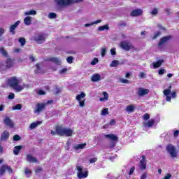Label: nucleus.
Returning a JSON list of instances; mask_svg holds the SVG:
<instances>
[{
  "instance_id": "f257e3e1",
  "label": "nucleus",
  "mask_w": 179,
  "mask_h": 179,
  "mask_svg": "<svg viewBox=\"0 0 179 179\" xmlns=\"http://www.w3.org/2000/svg\"><path fill=\"white\" fill-rule=\"evenodd\" d=\"M7 83L11 89H13L16 92H22L23 90V87H22L20 85V82L19 81V79L16 76L10 77L7 80Z\"/></svg>"
},
{
  "instance_id": "f03ea898",
  "label": "nucleus",
  "mask_w": 179,
  "mask_h": 179,
  "mask_svg": "<svg viewBox=\"0 0 179 179\" xmlns=\"http://www.w3.org/2000/svg\"><path fill=\"white\" fill-rule=\"evenodd\" d=\"M55 131L59 136H72L73 134V130L71 129L59 125L56 126Z\"/></svg>"
},
{
  "instance_id": "7ed1b4c3",
  "label": "nucleus",
  "mask_w": 179,
  "mask_h": 179,
  "mask_svg": "<svg viewBox=\"0 0 179 179\" xmlns=\"http://www.w3.org/2000/svg\"><path fill=\"white\" fill-rule=\"evenodd\" d=\"M120 48L124 50V51H130V50H133V51H136V48L129 41H123L120 42Z\"/></svg>"
},
{
  "instance_id": "20e7f679",
  "label": "nucleus",
  "mask_w": 179,
  "mask_h": 179,
  "mask_svg": "<svg viewBox=\"0 0 179 179\" xmlns=\"http://www.w3.org/2000/svg\"><path fill=\"white\" fill-rule=\"evenodd\" d=\"M77 170H78V173H77V176L78 178L82 179V178H87V177L89 176V171L86 170L84 173H83V168L82 166H77Z\"/></svg>"
},
{
  "instance_id": "39448f33",
  "label": "nucleus",
  "mask_w": 179,
  "mask_h": 179,
  "mask_svg": "<svg viewBox=\"0 0 179 179\" xmlns=\"http://www.w3.org/2000/svg\"><path fill=\"white\" fill-rule=\"evenodd\" d=\"M166 151L169 155H171V157L172 159H176L177 157V150H176V147L172 144H168L166 146Z\"/></svg>"
},
{
  "instance_id": "423d86ee",
  "label": "nucleus",
  "mask_w": 179,
  "mask_h": 179,
  "mask_svg": "<svg viewBox=\"0 0 179 179\" xmlns=\"http://www.w3.org/2000/svg\"><path fill=\"white\" fill-rule=\"evenodd\" d=\"M6 171L9 174H12V173H13L12 167L8 164H3L0 167V176H3L5 173H6Z\"/></svg>"
},
{
  "instance_id": "0eeeda50",
  "label": "nucleus",
  "mask_w": 179,
  "mask_h": 179,
  "mask_svg": "<svg viewBox=\"0 0 179 179\" xmlns=\"http://www.w3.org/2000/svg\"><path fill=\"white\" fill-rule=\"evenodd\" d=\"M34 40L37 44H43L45 41V36L43 34H37L34 36Z\"/></svg>"
},
{
  "instance_id": "6e6552de",
  "label": "nucleus",
  "mask_w": 179,
  "mask_h": 179,
  "mask_svg": "<svg viewBox=\"0 0 179 179\" xmlns=\"http://www.w3.org/2000/svg\"><path fill=\"white\" fill-rule=\"evenodd\" d=\"M141 157H142V159L140 161V162L138 164V167H139L140 170L143 171L144 170H146V169H147L146 156L143 155L141 156Z\"/></svg>"
},
{
  "instance_id": "1a4fd4ad",
  "label": "nucleus",
  "mask_w": 179,
  "mask_h": 179,
  "mask_svg": "<svg viewBox=\"0 0 179 179\" xmlns=\"http://www.w3.org/2000/svg\"><path fill=\"white\" fill-rule=\"evenodd\" d=\"M5 64L6 69H10V68H13L15 66V59H13L10 57H8Z\"/></svg>"
},
{
  "instance_id": "9d476101",
  "label": "nucleus",
  "mask_w": 179,
  "mask_h": 179,
  "mask_svg": "<svg viewBox=\"0 0 179 179\" xmlns=\"http://www.w3.org/2000/svg\"><path fill=\"white\" fill-rule=\"evenodd\" d=\"M3 122L6 127H8L9 128H13L15 127V123H13V121L10 120V117L6 116L3 119Z\"/></svg>"
},
{
  "instance_id": "9b49d317",
  "label": "nucleus",
  "mask_w": 179,
  "mask_h": 179,
  "mask_svg": "<svg viewBox=\"0 0 179 179\" xmlns=\"http://www.w3.org/2000/svg\"><path fill=\"white\" fill-rule=\"evenodd\" d=\"M173 38V36H166L162 37L160 40L159 42L158 43V47H162L163 44H166L168 41H170Z\"/></svg>"
},
{
  "instance_id": "f8f14e48",
  "label": "nucleus",
  "mask_w": 179,
  "mask_h": 179,
  "mask_svg": "<svg viewBox=\"0 0 179 179\" xmlns=\"http://www.w3.org/2000/svg\"><path fill=\"white\" fill-rule=\"evenodd\" d=\"M55 2L59 6H68V5H71V0H55Z\"/></svg>"
},
{
  "instance_id": "ddd939ff",
  "label": "nucleus",
  "mask_w": 179,
  "mask_h": 179,
  "mask_svg": "<svg viewBox=\"0 0 179 179\" xmlns=\"http://www.w3.org/2000/svg\"><path fill=\"white\" fill-rule=\"evenodd\" d=\"M164 96H166V101H171V96L169 95L171 94V85H170L168 89H166L163 92Z\"/></svg>"
},
{
  "instance_id": "4468645a",
  "label": "nucleus",
  "mask_w": 179,
  "mask_h": 179,
  "mask_svg": "<svg viewBox=\"0 0 179 179\" xmlns=\"http://www.w3.org/2000/svg\"><path fill=\"white\" fill-rule=\"evenodd\" d=\"M149 94V89H145V88H142L140 87L138 89V96H139L140 97H142L143 96H146V94Z\"/></svg>"
},
{
  "instance_id": "2eb2a0df",
  "label": "nucleus",
  "mask_w": 179,
  "mask_h": 179,
  "mask_svg": "<svg viewBox=\"0 0 179 179\" xmlns=\"http://www.w3.org/2000/svg\"><path fill=\"white\" fill-rule=\"evenodd\" d=\"M46 103H38L36 104V109L35 110V113H41L43 110H45Z\"/></svg>"
},
{
  "instance_id": "dca6fc26",
  "label": "nucleus",
  "mask_w": 179,
  "mask_h": 179,
  "mask_svg": "<svg viewBox=\"0 0 179 179\" xmlns=\"http://www.w3.org/2000/svg\"><path fill=\"white\" fill-rule=\"evenodd\" d=\"M142 13H143V10H142V9H134L131 12L130 16L136 17L137 16H141Z\"/></svg>"
},
{
  "instance_id": "f3484780",
  "label": "nucleus",
  "mask_w": 179,
  "mask_h": 179,
  "mask_svg": "<svg viewBox=\"0 0 179 179\" xmlns=\"http://www.w3.org/2000/svg\"><path fill=\"white\" fill-rule=\"evenodd\" d=\"M19 24H20V21H17L15 24L10 26V33H11L13 36L16 34L15 30H16V28L17 26H19Z\"/></svg>"
},
{
  "instance_id": "a211bd4d",
  "label": "nucleus",
  "mask_w": 179,
  "mask_h": 179,
  "mask_svg": "<svg viewBox=\"0 0 179 179\" xmlns=\"http://www.w3.org/2000/svg\"><path fill=\"white\" fill-rule=\"evenodd\" d=\"M105 138L110 139L112 142H118V136L113 134H106L105 135Z\"/></svg>"
},
{
  "instance_id": "6ab92c4d",
  "label": "nucleus",
  "mask_w": 179,
  "mask_h": 179,
  "mask_svg": "<svg viewBox=\"0 0 179 179\" xmlns=\"http://www.w3.org/2000/svg\"><path fill=\"white\" fill-rule=\"evenodd\" d=\"M26 160L29 163H37V158L33 157L31 155H27Z\"/></svg>"
},
{
  "instance_id": "aec40b11",
  "label": "nucleus",
  "mask_w": 179,
  "mask_h": 179,
  "mask_svg": "<svg viewBox=\"0 0 179 179\" xmlns=\"http://www.w3.org/2000/svg\"><path fill=\"white\" fill-rule=\"evenodd\" d=\"M9 131H8V130L3 131L1 136V140L7 141V139H9Z\"/></svg>"
},
{
  "instance_id": "412c9836",
  "label": "nucleus",
  "mask_w": 179,
  "mask_h": 179,
  "mask_svg": "<svg viewBox=\"0 0 179 179\" xmlns=\"http://www.w3.org/2000/svg\"><path fill=\"white\" fill-rule=\"evenodd\" d=\"M91 80L92 82H99V80H101V76L99 73H95L92 76Z\"/></svg>"
},
{
  "instance_id": "4be33fe9",
  "label": "nucleus",
  "mask_w": 179,
  "mask_h": 179,
  "mask_svg": "<svg viewBox=\"0 0 179 179\" xmlns=\"http://www.w3.org/2000/svg\"><path fill=\"white\" fill-rule=\"evenodd\" d=\"M163 63H164V60H163V59H159V60L157 61L156 62H154L153 63L154 69L160 68L162 66V65L163 64Z\"/></svg>"
},
{
  "instance_id": "5701e85b",
  "label": "nucleus",
  "mask_w": 179,
  "mask_h": 179,
  "mask_svg": "<svg viewBox=\"0 0 179 179\" xmlns=\"http://www.w3.org/2000/svg\"><path fill=\"white\" fill-rule=\"evenodd\" d=\"M22 149H23V146L22 145H16L15 147H14V150H13V153L15 156H17V155H19L20 150H22Z\"/></svg>"
},
{
  "instance_id": "b1692460",
  "label": "nucleus",
  "mask_w": 179,
  "mask_h": 179,
  "mask_svg": "<svg viewBox=\"0 0 179 179\" xmlns=\"http://www.w3.org/2000/svg\"><path fill=\"white\" fill-rule=\"evenodd\" d=\"M125 111L130 114V113H134L135 111V105H129L126 107Z\"/></svg>"
},
{
  "instance_id": "393cba45",
  "label": "nucleus",
  "mask_w": 179,
  "mask_h": 179,
  "mask_svg": "<svg viewBox=\"0 0 179 179\" xmlns=\"http://www.w3.org/2000/svg\"><path fill=\"white\" fill-rule=\"evenodd\" d=\"M85 148H86V143L76 145H74L73 149H75V150H79V149H85Z\"/></svg>"
},
{
  "instance_id": "a878e982",
  "label": "nucleus",
  "mask_w": 179,
  "mask_h": 179,
  "mask_svg": "<svg viewBox=\"0 0 179 179\" xmlns=\"http://www.w3.org/2000/svg\"><path fill=\"white\" fill-rule=\"evenodd\" d=\"M40 65H41L40 63H38L35 65L36 68L35 70V73H43V74L45 73V72L41 71V67L40 66Z\"/></svg>"
},
{
  "instance_id": "bb28decb",
  "label": "nucleus",
  "mask_w": 179,
  "mask_h": 179,
  "mask_svg": "<svg viewBox=\"0 0 179 179\" xmlns=\"http://www.w3.org/2000/svg\"><path fill=\"white\" fill-rule=\"evenodd\" d=\"M42 122L41 121H36L35 122H32L31 123L29 128L30 129H34V128H37L38 125H40V124H41Z\"/></svg>"
},
{
  "instance_id": "cd10ccee",
  "label": "nucleus",
  "mask_w": 179,
  "mask_h": 179,
  "mask_svg": "<svg viewBox=\"0 0 179 179\" xmlns=\"http://www.w3.org/2000/svg\"><path fill=\"white\" fill-rule=\"evenodd\" d=\"M0 53L3 57H5V58H8V51L6 50L5 48L1 47L0 48Z\"/></svg>"
},
{
  "instance_id": "c85d7f7f",
  "label": "nucleus",
  "mask_w": 179,
  "mask_h": 179,
  "mask_svg": "<svg viewBox=\"0 0 179 179\" xmlns=\"http://www.w3.org/2000/svg\"><path fill=\"white\" fill-rule=\"evenodd\" d=\"M24 22L26 26H30L31 24V17L27 16L24 19Z\"/></svg>"
},
{
  "instance_id": "c756f323",
  "label": "nucleus",
  "mask_w": 179,
  "mask_h": 179,
  "mask_svg": "<svg viewBox=\"0 0 179 179\" xmlns=\"http://www.w3.org/2000/svg\"><path fill=\"white\" fill-rule=\"evenodd\" d=\"M85 97H86V94L81 92L80 94L76 96V99L78 100V101H81L82 99H85Z\"/></svg>"
},
{
  "instance_id": "7c9ffc66",
  "label": "nucleus",
  "mask_w": 179,
  "mask_h": 179,
  "mask_svg": "<svg viewBox=\"0 0 179 179\" xmlns=\"http://www.w3.org/2000/svg\"><path fill=\"white\" fill-rule=\"evenodd\" d=\"M48 61H50V62H53L54 64H57L59 65V59L57 57H50L48 59Z\"/></svg>"
},
{
  "instance_id": "2f4dec72",
  "label": "nucleus",
  "mask_w": 179,
  "mask_h": 179,
  "mask_svg": "<svg viewBox=\"0 0 179 179\" xmlns=\"http://www.w3.org/2000/svg\"><path fill=\"white\" fill-rule=\"evenodd\" d=\"M153 125H155V119H151L145 123V126L148 127V128L153 127Z\"/></svg>"
},
{
  "instance_id": "473e14b6",
  "label": "nucleus",
  "mask_w": 179,
  "mask_h": 179,
  "mask_svg": "<svg viewBox=\"0 0 179 179\" xmlns=\"http://www.w3.org/2000/svg\"><path fill=\"white\" fill-rule=\"evenodd\" d=\"M103 97L99 99L100 101H106V100H108V93H107V92H103Z\"/></svg>"
},
{
  "instance_id": "72a5a7b5",
  "label": "nucleus",
  "mask_w": 179,
  "mask_h": 179,
  "mask_svg": "<svg viewBox=\"0 0 179 179\" xmlns=\"http://www.w3.org/2000/svg\"><path fill=\"white\" fill-rule=\"evenodd\" d=\"M108 24L101 26L98 28L99 31H104V30H108Z\"/></svg>"
},
{
  "instance_id": "f704fd0d",
  "label": "nucleus",
  "mask_w": 179,
  "mask_h": 179,
  "mask_svg": "<svg viewBox=\"0 0 179 179\" xmlns=\"http://www.w3.org/2000/svg\"><path fill=\"white\" fill-rule=\"evenodd\" d=\"M36 14H37V12H36L35 10H30L29 11L25 12V15L27 16H29L30 15H36Z\"/></svg>"
},
{
  "instance_id": "c9c22d12",
  "label": "nucleus",
  "mask_w": 179,
  "mask_h": 179,
  "mask_svg": "<svg viewBox=\"0 0 179 179\" xmlns=\"http://www.w3.org/2000/svg\"><path fill=\"white\" fill-rule=\"evenodd\" d=\"M120 62H118V60H113L110 64V66H112L113 68H115L118 66Z\"/></svg>"
},
{
  "instance_id": "e433bc0d",
  "label": "nucleus",
  "mask_w": 179,
  "mask_h": 179,
  "mask_svg": "<svg viewBox=\"0 0 179 179\" xmlns=\"http://www.w3.org/2000/svg\"><path fill=\"white\" fill-rule=\"evenodd\" d=\"M57 17V13H50L48 14L49 19H55Z\"/></svg>"
},
{
  "instance_id": "4c0bfd02",
  "label": "nucleus",
  "mask_w": 179,
  "mask_h": 179,
  "mask_svg": "<svg viewBox=\"0 0 179 179\" xmlns=\"http://www.w3.org/2000/svg\"><path fill=\"white\" fill-rule=\"evenodd\" d=\"M19 43H20L22 47H23L26 44V39L24 38H20Z\"/></svg>"
},
{
  "instance_id": "58836bf2",
  "label": "nucleus",
  "mask_w": 179,
  "mask_h": 179,
  "mask_svg": "<svg viewBox=\"0 0 179 179\" xmlns=\"http://www.w3.org/2000/svg\"><path fill=\"white\" fill-rule=\"evenodd\" d=\"M108 114V108H105L101 110V115H107Z\"/></svg>"
},
{
  "instance_id": "ea45409f",
  "label": "nucleus",
  "mask_w": 179,
  "mask_h": 179,
  "mask_svg": "<svg viewBox=\"0 0 179 179\" xmlns=\"http://www.w3.org/2000/svg\"><path fill=\"white\" fill-rule=\"evenodd\" d=\"M107 52V48H103L101 49V57H106V54Z\"/></svg>"
},
{
  "instance_id": "a19ab883",
  "label": "nucleus",
  "mask_w": 179,
  "mask_h": 179,
  "mask_svg": "<svg viewBox=\"0 0 179 179\" xmlns=\"http://www.w3.org/2000/svg\"><path fill=\"white\" fill-rule=\"evenodd\" d=\"M13 141H15V142H17V141H20V139H22V137H20V136L15 134L14 135L13 138Z\"/></svg>"
},
{
  "instance_id": "79ce46f5",
  "label": "nucleus",
  "mask_w": 179,
  "mask_h": 179,
  "mask_svg": "<svg viewBox=\"0 0 179 179\" xmlns=\"http://www.w3.org/2000/svg\"><path fill=\"white\" fill-rule=\"evenodd\" d=\"M119 27H125L127 26V22L124 21H120L118 23Z\"/></svg>"
},
{
  "instance_id": "37998d69",
  "label": "nucleus",
  "mask_w": 179,
  "mask_h": 179,
  "mask_svg": "<svg viewBox=\"0 0 179 179\" xmlns=\"http://www.w3.org/2000/svg\"><path fill=\"white\" fill-rule=\"evenodd\" d=\"M160 34H162V32H160V31L155 32L152 37V40H156V38H157V37H159V36H160Z\"/></svg>"
},
{
  "instance_id": "c03bdc74",
  "label": "nucleus",
  "mask_w": 179,
  "mask_h": 179,
  "mask_svg": "<svg viewBox=\"0 0 179 179\" xmlns=\"http://www.w3.org/2000/svg\"><path fill=\"white\" fill-rule=\"evenodd\" d=\"M117 145V141H111L109 148L110 149H114V147L116 146Z\"/></svg>"
},
{
  "instance_id": "a18cd8bd",
  "label": "nucleus",
  "mask_w": 179,
  "mask_h": 179,
  "mask_svg": "<svg viewBox=\"0 0 179 179\" xmlns=\"http://www.w3.org/2000/svg\"><path fill=\"white\" fill-rule=\"evenodd\" d=\"M13 108V110H22V104H17Z\"/></svg>"
},
{
  "instance_id": "49530a36",
  "label": "nucleus",
  "mask_w": 179,
  "mask_h": 179,
  "mask_svg": "<svg viewBox=\"0 0 179 179\" xmlns=\"http://www.w3.org/2000/svg\"><path fill=\"white\" fill-rule=\"evenodd\" d=\"M66 61L68 64H72V62H73V57H72V56L68 57Z\"/></svg>"
},
{
  "instance_id": "de8ad7c7",
  "label": "nucleus",
  "mask_w": 179,
  "mask_h": 179,
  "mask_svg": "<svg viewBox=\"0 0 179 179\" xmlns=\"http://www.w3.org/2000/svg\"><path fill=\"white\" fill-rule=\"evenodd\" d=\"M85 0H71V5L72 3H80V2H83Z\"/></svg>"
},
{
  "instance_id": "09e8293b",
  "label": "nucleus",
  "mask_w": 179,
  "mask_h": 179,
  "mask_svg": "<svg viewBox=\"0 0 179 179\" xmlns=\"http://www.w3.org/2000/svg\"><path fill=\"white\" fill-rule=\"evenodd\" d=\"M135 172V166H132L129 171V176H132V174H134V173Z\"/></svg>"
},
{
  "instance_id": "8fccbe9b",
  "label": "nucleus",
  "mask_w": 179,
  "mask_h": 179,
  "mask_svg": "<svg viewBox=\"0 0 179 179\" xmlns=\"http://www.w3.org/2000/svg\"><path fill=\"white\" fill-rule=\"evenodd\" d=\"M41 171H43V168L41 167H38L35 169L36 174H38L39 173H41Z\"/></svg>"
},
{
  "instance_id": "3c124183",
  "label": "nucleus",
  "mask_w": 179,
  "mask_h": 179,
  "mask_svg": "<svg viewBox=\"0 0 179 179\" xmlns=\"http://www.w3.org/2000/svg\"><path fill=\"white\" fill-rule=\"evenodd\" d=\"M148 178V173L144 172L141 176L140 177V179H146Z\"/></svg>"
},
{
  "instance_id": "603ef678",
  "label": "nucleus",
  "mask_w": 179,
  "mask_h": 179,
  "mask_svg": "<svg viewBox=\"0 0 179 179\" xmlns=\"http://www.w3.org/2000/svg\"><path fill=\"white\" fill-rule=\"evenodd\" d=\"M97 162V157L91 158L90 159V164H93V163H96Z\"/></svg>"
},
{
  "instance_id": "864d4df0",
  "label": "nucleus",
  "mask_w": 179,
  "mask_h": 179,
  "mask_svg": "<svg viewBox=\"0 0 179 179\" xmlns=\"http://www.w3.org/2000/svg\"><path fill=\"white\" fill-rule=\"evenodd\" d=\"M99 63V59L94 58L91 62V65H96V64Z\"/></svg>"
},
{
  "instance_id": "5fc2aeb1",
  "label": "nucleus",
  "mask_w": 179,
  "mask_h": 179,
  "mask_svg": "<svg viewBox=\"0 0 179 179\" xmlns=\"http://www.w3.org/2000/svg\"><path fill=\"white\" fill-rule=\"evenodd\" d=\"M150 118V115H149L148 113H145L143 115V120H145V121H148V120H149Z\"/></svg>"
},
{
  "instance_id": "6e6d98bb",
  "label": "nucleus",
  "mask_w": 179,
  "mask_h": 179,
  "mask_svg": "<svg viewBox=\"0 0 179 179\" xmlns=\"http://www.w3.org/2000/svg\"><path fill=\"white\" fill-rule=\"evenodd\" d=\"M66 72H68V69L64 68V69H62V70H60L59 73L61 75H62L64 73H66Z\"/></svg>"
},
{
  "instance_id": "4d7b16f0",
  "label": "nucleus",
  "mask_w": 179,
  "mask_h": 179,
  "mask_svg": "<svg viewBox=\"0 0 179 179\" xmlns=\"http://www.w3.org/2000/svg\"><path fill=\"white\" fill-rule=\"evenodd\" d=\"M55 90V94H59L61 93V88L58 87V86H56Z\"/></svg>"
},
{
  "instance_id": "13d9d810",
  "label": "nucleus",
  "mask_w": 179,
  "mask_h": 179,
  "mask_svg": "<svg viewBox=\"0 0 179 179\" xmlns=\"http://www.w3.org/2000/svg\"><path fill=\"white\" fill-rule=\"evenodd\" d=\"M8 99H9V100H13V99H15V94L14 93H11L8 95Z\"/></svg>"
},
{
  "instance_id": "bf43d9fd",
  "label": "nucleus",
  "mask_w": 179,
  "mask_h": 179,
  "mask_svg": "<svg viewBox=\"0 0 179 179\" xmlns=\"http://www.w3.org/2000/svg\"><path fill=\"white\" fill-rule=\"evenodd\" d=\"M166 70L164 69H160L158 71L159 75H164Z\"/></svg>"
},
{
  "instance_id": "052dcab7",
  "label": "nucleus",
  "mask_w": 179,
  "mask_h": 179,
  "mask_svg": "<svg viewBox=\"0 0 179 179\" xmlns=\"http://www.w3.org/2000/svg\"><path fill=\"white\" fill-rule=\"evenodd\" d=\"M85 101H86V99H84L83 101H79L80 107H85Z\"/></svg>"
},
{
  "instance_id": "680f3d73",
  "label": "nucleus",
  "mask_w": 179,
  "mask_h": 179,
  "mask_svg": "<svg viewBox=\"0 0 179 179\" xmlns=\"http://www.w3.org/2000/svg\"><path fill=\"white\" fill-rule=\"evenodd\" d=\"M157 13H158V10H157V8H154V9L152 10V11L151 12V14L153 15H157Z\"/></svg>"
},
{
  "instance_id": "e2e57ef3",
  "label": "nucleus",
  "mask_w": 179,
  "mask_h": 179,
  "mask_svg": "<svg viewBox=\"0 0 179 179\" xmlns=\"http://www.w3.org/2000/svg\"><path fill=\"white\" fill-rule=\"evenodd\" d=\"M110 54H111V55H117V52H115V48H112L110 50Z\"/></svg>"
},
{
  "instance_id": "0e129e2a",
  "label": "nucleus",
  "mask_w": 179,
  "mask_h": 179,
  "mask_svg": "<svg viewBox=\"0 0 179 179\" xmlns=\"http://www.w3.org/2000/svg\"><path fill=\"white\" fill-rule=\"evenodd\" d=\"M24 173H25V174H31V171L30 170V169H25V170H24Z\"/></svg>"
},
{
  "instance_id": "69168bd1",
  "label": "nucleus",
  "mask_w": 179,
  "mask_h": 179,
  "mask_svg": "<svg viewBox=\"0 0 179 179\" xmlns=\"http://www.w3.org/2000/svg\"><path fill=\"white\" fill-rule=\"evenodd\" d=\"M121 83H129V80H127V79H124V78H122L120 80Z\"/></svg>"
},
{
  "instance_id": "338daca9",
  "label": "nucleus",
  "mask_w": 179,
  "mask_h": 179,
  "mask_svg": "<svg viewBox=\"0 0 179 179\" xmlns=\"http://www.w3.org/2000/svg\"><path fill=\"white\" fill-rule=\"evenodd\" d=\"M178 135H179V131L178 130L175 131L173 133V136L175 138H177V136H178Z\"/></svg>"
},
{
  "instance_id": "774afa93",
  "label": "nucleus",
  "mask_w": 179,
  "mask_h": 179,
  "mask_svg": "<svg viewBox=\"0 0 179 179\" xmlns=\"http://www.w3.org/2000/svg\"><path fill=\"white\" fill-rule=\"evenodd\" d=\"M170 178H171V174L168 173L166 174V176H164L163 179H170Z\"/></svg>"
}]
</instances>
